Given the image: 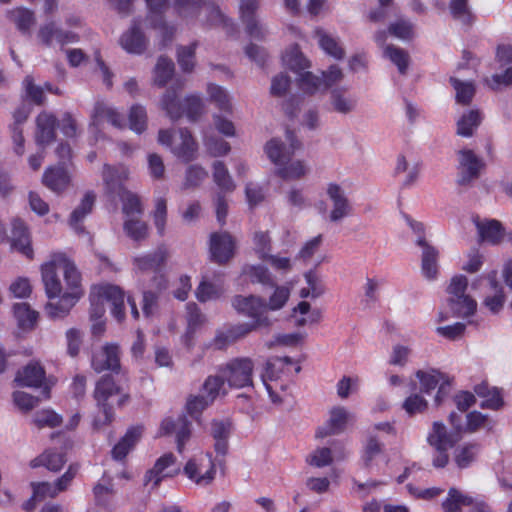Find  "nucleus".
<instances>
[{"mask_svg": "<svg viewBox=\"0 0 512 512\" xmlns=\"http://www.w3.org/2000/svg\"><path fill=\"white\" fill-rule=\"evenodd\" d=\"M186 310L187 328L185 334L182 336V342L187 348H191L193 346L195 332L198 327L203 324L205 317L195 303H188Z\"/></svg>", "mask_w": 512, "mask_h": 512, "instance_id": "e433bc0d", "label": "nucleus"}, {"mask_svg": "<svg viewBox=\"0 0 512 512\" xmlns=\"http://www.w3.org/2000/svg\"><path fill=\"white\" fill-rule=\"evenodd\" d=\"M342 78L343 73L341 69L336 65H332L328 71L322 72L321 77L313 75L311 72L301 73L299 86L304 92L313 94L322 88L327 89L333 86L340 82Z\"/></svg>", "mask_w": 512, "mask_h": 512, "instance_id": "9b49d317", "label": "nucleus"}, {"mask_svg": "<svg viewBox=\"0 0 512 512\" xmlns=\"http://www.w3.org/2000/svg\"><path fill=\"white\" fill-rule=\"evenodd\" d=\"M175 433L177 451L182 454L185 449V445L191 437V423L188 421L186 416L178 415L176 419L167 417L163 419L160 425V435H170Z\"/></svg>", "mask_w": 512, "mask_h": 512, "instance_id": "4468645a", "label": "nucleus"}, {"mask_svg": "<svg viewBox=\"0 0 512 512\" xmlns=\"http://www.w3.org/2000/svg\"><path fill=\"white\" fill-rule=\"evenodd\" d=\"M82 295L81 288L64 292L57 303H48L46 312L51 318L66 316Z\"/></svg>", "mask_w": 512, "mask_h": 512, "instance_id": "cd10ccee", "label": "nucleus"}, {"mask_svg": "<svg viewBox=\"0 0 512 512\" xmlns=\"http://www.w3.org/2000/svg\"><path fill=\"white\" fill-rule=\"evenodd\" d=\"M153 222L156 227L157 233L163 236L166 228L167 221V201L163 197L155 199V208L152 213Z\"/></svg>", "mask_w": 512, "mask_h": 512, "instance_id": "338daca9", "label": "nucleus"}, {"mask_svg": "<svg viewBox=\"0 0 512 512\" xmlns=\"http://www.w3.org/2000/svg\"><path fill=\"white\" fill-rule=\"evenodd\" d=\"M91 367L97 373L106 370L118 373L121 368L119 346L115 343H106L95 349L91 357Z\"/></svg>", "mask_w": 512, "mask_h": 512, "instance_id": "ddd939ff", "label": "nucleus"}, {"mask_svg": "<svg viewBox=\"0 0 512 512\" xmlns=\"http://www.w3.org/2000/svg\"><path fill=\"white\" fill-rule=\"evenodd\" d=\"M129 169L124 165L109 166L103 168V181L107 194L111 197L118 196L123 203V213L127 216L142 213V206L137 195L125 190L123 183L128 179Z\"/></svg>", "mask_w": 512, "mask_h": 512, "instance_id": "20e7f679", "label": "nucleus"}, {"mask_svg": "<svg viewBox=\"0 0 512 512\" xmlns=\"http://www.w3.org/2000/svg\"><path fill=\"white\" fill-rule=\"evenodd\" d=\"M416 377L421 384V390L425 393H430L432 390L438 387V391L435 396L436 404H440L442 399L449 393V379L438 370H419L416 372Z\"/></svg>", "mask_w": 512, "mask_h": 512, "instance_id": "2eb2a0df", "label": "nucleus"}, {"mask_svg": "<svg viewBox=\"0 0 512 512\" xmlns=\"http://www.w3.org/2000/svg\"><path fill=\"white\" fill-rule=\"evenodd\" d=\"M235 241L228 232H215L210 235V252L212 259L224 264L234 255Z\"/></svg>", "mask_w": 512, "mask_h": 512, "instance_id": "6ab92c4d", "label": "nucleus"}, {"mask_svg": "<svg viewBox=\"0 0 512 512\" xmlns=\"http://www.w3.org/2000/svg\"><path fill=\"white\" fill-rule=\"evenodd\" d=\"M482 121L479 110L472 109L464 113L457 121V135L471 137Z\"/></svg>", "mask_w": 512, "mask_h": 512, "instance_id": "a18cd8bd", "label": "nucleus"}, {"mask_svg": "<svg viewBox=\"0 0 512 512\" xmlns=\"http://www.w3.org/2000/svg\"><path fill=\"white\" fill-rule=\"evenodd\" d=\"M207 93L210 100L214 102L220 110L225 112L232 111L229 95L223 87L210 83L207 86Z\"/></svg>", "mask_w": 512, "mask_h": 512, "instance_id": "13d9d810", "label": "nucleus"}, {"mask_svg": "<svg viewBox=\"0 0 512 512\" xmlns=\"http://www.w3.org/2000/svg\"><path fill=\"white\" fill-rule=\"evenodd\" d=\"M11 245L27 258H32L33 249L31 247L29 233L24 222L20 219L12 221Z\"/></svg>", "mask_w": 512, "mask_h": 512, "instance_id": "c756f323", "label": "nucleus"}, {"mask_svg": "<svg viewBox=\"0 0 512 512\" xmlns=\"http://www.w3.org/2000/svg\"><path fill=\"white\" fill-rule=\"evenodd\" d=\"M38 37L46 46L52 45L53 41L61 45L78 41L75 33L62 30L54 22L43 25L38 32Z\"/></svg>", "mask_w": 512, "mask_h": 512, "instance_id": "393cba45", "label": "nucleus"}, {"mask_svg": "<svg viewBox=\"0 0 512 512\" xmlns=\"http://www.w3.org/2000/svg\"><path fill=\"white\" fill-rule=\"evenodd\" d=\"M479 448L476 444H468L455 451V462L459 468L468 467L476 458Z\"/></svg>", "mask_w": 512, "mask_h": 512, "instance_id": "774afa93", "label": "nucleus"}, {"mask_svg": "<svg viewBox=\"0 0 512 512\" xmlns=\"http://www.w3.org/2000/svg\"><path fill=\"white\" fill-rule=\"evenodd\" d=\"M292 363V359L287 356L271 357L265 363L264 372L261 377L271 401L275 404H280L283 399L275 391L276 387L272 386L268 381L278 379L280 374L283 372L284 367Z\"/></svg>", "mask_w": 512, "mask_h": 512, "instance_id": "dca6fc26", "label": "nucleus"}, {"mask_svg": "<svg viewBox=\"0 0 512 512\" xmlns=\"http://www.w3.org/2000/svg\"><path fill=\"white\" fill-rule=\"evenodd\" d=\"M253 249L261 260H266L271 254L272 245L268 232L257 231L253 236Z\"/></svg>", "mask_w": 512, "mask_h": 512, "instance_id": "0e129e2a", "label": "nucleus"}, {"mask_svg": "<svg viewBox=\"0 0 512 512\" xmlns=\"http://www.w3.org/2000/svg\"><path fill=\"white\" fill-rule=\"evenodd\" d=\"M275 289L271 296L269 297L268 302H266L267 311H277L282 309L287 301L289 300L291 290L286 285H276Z\"/></svg>", "mask_w": 512, "mask_h": 512, "instance_id": "052dcab7", "label": "nucleus"}, {"mask_svg": "<svg viewBox=\"0 0 512 512\" xmlns=\"http://www.w3.org/2000/svg\"><path fill=\"white\" fill-rule=\"evenodd\" d=\"M225 383L227 382L220 373L209 375L202 385V393L213 403L217 397L227 394Z\"/></svg>", "mask_w": 512, "mask_h": 512, "instance_id": "de8ad7c7", "label": "nucleus"}, {"mask_svg": "<svg viewBox=\"0 0 512 512\" xmlns=\"http://www.w3.org/2000/svg\"><path fill=\"white\" fill-rule=\"evenodd\" d=\"M57 119L54 114L43 111L36 118L35 142L43 150L56 138Z\"/></svg>", "mask_w": 512, "mask_h": 512, "instance_id": "aec40b11", "label": "nucleus"}, {"mask_svg": "<svg viewBox=\"0 0 512 512\" xmlns=\"http://www.w3.org/2000/svg\"><path fill=\"white\" fill-rule=\"evenodd\" d=\"M43 184L53 192L60 193L70 183V176L63 165L49 167L45 170Z\"/></svg>", "mask_w": 512, "mask_h": 512, "instance_id": "72a5a7b5", "label": "nucleus"}, {"mask_svg": "<svg viewBox=\"0 0 512 512\" xmlns=\"http://www.w3.org/2000/svg\"><path fill=\"white\" fill-rule=\"evenodd\" d=\"M476 227L482 241L497 244L503 237L501 224L497 220L476 221Z\"/></svg>", "mask_w": 512, "mask_h": 512, "instance_id": "49530a36", "label": "nucleus"}, {"mask_svg": "<svg viewBox=\"0 0 512 512\" xmlns=\"http://www.w3.org/2000/svg\"><path fill=\"white\" fill-rule=\"evenodd\" d=\"M174 71L175 66L171 59L164 56L159 57L154 68V84L158 87H164L172 78Z\"/></svg>", "mask_w": 512, "mask_h": 512, "instance_id": "3c124183", "label": "nucleus"}, {"mask_svg": "<svg viewBox=\"0 0 512 512\" xmlns=\"http://www.w3.org/2000/svg\"><path fill=\"white\" fill-rule=\"evenodd\" d=\"M242 275L247 277L251 283H258L264 287L275 286V281L264 265H245L242 268Z\"/></svg>", "mask_w": 512, "mask_h": 512, "instance_id": "c03bdc74", "label": "nucleus"}, {"mask_svg": "<svg viewBox=\"0 0 512 512\" xmlns=\"http://www.w3.org/2000/svg\"><path fill=\"white\" fill-rule=\"evenodd\" d=\"M259 0H241V19L246 25V32L256 40H263L268 34L267 27L256 19Z\"/></svg>", "mask_w": 512, "mask_h": 512, "instance_id": "f3484780", "label": "nucleus"}, {"mask_svg": "<svg viewBox=\"0 0 512 512\" xmlns=\"http://www.w3.org/2000/svg\"><path fill=\"white\" fill-rule=\"evenodd\" d=\"M142 436V427L135 426L127 430L125 435L113 447L111 453L113 459L117 461L123 460L128 453L135 447Z\"/></svg>", "mask_w": 512, "mask_h": 512, "instance_id": "f704fd0d", "label": "nucleus"}, {"mask_svg": "<svg viewBox=\"0 0 512 512\" xmlns=\"http://www.w3.org/2000/svg\"><path fill=\"white\" fill-rule=\"evenodd\" d=\"M197 43L194 42L189 46H180L177 50V61L184 72H191L195 65V50Z\"/></svg>", "mask_w": 512, "mask_h": 512, "instance_id": "69168bd1", "label": "nucleus"}, {"mask_svg": "<svg viewBox=\"0 0 512 512\" xmlns=\"http://www.w3.org/2000/svg\"><path fill=\"white\" fill-rule=\"evenodd\" d=\"M351 418L352 415L344 407H334L326 424L318 428L316 437L324 438L342 433Z\"/></svg>", "mask_w": 512, "mask_h": 512, "instance_id": "b1692460", "label": "nucleus"}, {"mask_svg": "<svg viewBox=\"0 0 512 512\" xmlns=\"http://www.w3.org/2000/svg\"><path fill=\"white\" fill-rule=\"evenodd\" d=\"M63 272L69 291L81 288L80 273L76 266L63 253H54L48 262L41 267L42 281L48 298L59 297L62 293V285L57 272Z\"/></svg>", "mask_w": 512, "mask_h": 512, "instance_id": "f03ea898", "label": "nucleus"}, {"mask_svg": "<svg viewBox=\"0 0 512 512\" xmlns=\"http://www.w3.org/2000/svg\"><path fill=\"white\" fill-rule=\"evenodd\" d=\"M185 475L200 486L209 485L215 478L216 468L212 454L201 453L191 458L184 467Z\"/></svg>", "mask_w": 512, "mask_h": 512, "instance_id": "1a4fd4ad", "label": "nucleus"}, {"mask_svg": "<svg viewBox=\"0 0 512 512\" xmlns=\"http://www.w3.org/2000/svg\"><path fill=\"white\" fill-rule=\"evenodd\" d=\"M66 462L67 459L63 452L47 449L41 455L31 460L30 466L32 468L44 466L49 471L58 472Z\"/></svg>", "mask_w": 512, "mask_h": 512, "instance_id": "4c0bfd02", "label": "nucleus"}, {"mask_svg": "<svg viewBox=\"0 0 512 512\" xmlns=\"http://www.w3.org/2000/svg\"><path fill=\"white\" fill-rule=\"evenodd\" d=\"M213 180L222 193L234 191L235 184L229 174V171L222 161L213 163Z\"/></svg>", "mask_w": 512, "mask_h": 512, "instance_id": "864d4df0", "label": "nucleus"}, {"mask_svg": "<svg viewBox=\"0 0 512 512\" xmlns=\"http://www.w3.org/2000/svg\"><path fill=\"white\" fill-rule=\"evenodd\" d=\"M282 60L284 65L293 71H301L308 67V61L296 45L283 54Z\"/></svg>", "mask_w": 512, "mask_h": 512, "instance_id": "bf43d9fd", "label": "nucleus"}, {"mask_svg": "<svg viewBox=\"0 0 512 512\" xmlns=\"http://www.w3.org/2000/svg\"><path fill=\"white\" fill-rule=\"evenodd\" d=\"M496 276V272H491L488 274L487 279L489 281L492 295L487 296L484 300L485 306L493 313L500 311L505 302L503 287L497 281Z\"/></svg>", "mask_w": 512, "mask_h": 512, "instance_id": "79ce46f5", "label": "nucleus"}, {"mask_svg": "<svg viewBox=\"0 0 512 512\" xmlns=\"http://www.w3.org/2000/svg\"><path fill=\"white\" fill-rule=\"evenodd\" d=\"M99 295L112 304L111 313L121 322L125 317V293L115 285H104L100 288Z\"/></svg>", "mask_w": 512, "mask_h": 512, "instance_id": "c85d7f7f", "label": "nucleus"}, {"mask_svg": "<svg viewBox=\"0 0 512 512\" xmlns=\"http://www.w3.org/2000/svg\"><path fill=\"white\" fill-rule=\"evenodd\" d=\"M496 57L503 72L492 76L489 82L492 89H497L501 85L508 86L512 84V46H499Z\"/></svg>", "mask_w": 512, "mask_h": 512, "instance_id": "412c9836", "label": "nucleus"}, {"mask_svg": "<svg viewBox=\"0 0 512 512\" xmlns=\"http://www.w3.org/2000/svg\"><path fill=\"white\" fill-rule=\"evenodd\" d=\"M357 102V98L344 89H333L330 92L329 109L340 115H348L356 110Z\"/></svg>", "mask_w": 512, "mask_h": 512, "instance_id": "2f4dec72", "label": "nucleus"}, {"mask_svg": "<svg viewBox=\"0 0 512 512\" xmlns=\"http://www.w3.org/2000/svg\"><path fill=\"white\" fill-rule=\"evenodd\" d=\"M121 47L131 54H142L147 46V40L140 31V23L133 21L131 28L120 38Z\"/></svg>", "mask_w": 512, "mask_h": 512, "instance_id": "bb28decb", "label": "nucleus"}, {"mask_svg": "<svg viewBox=\"0 0 512 512\" xmlns=\"http://www.w3.org/2000/svg\"><path fill=\"white\" fill-rule=\"evenodd\" d=\"M184 85V80L176 79L160 100L161 109L172 121H177L184 114L189 120L195 121L203 113L204 105L199 95H188L183 102L179 100V92Z\"/></svg>", "mask_w": 512, "mask_h": 512, "instance_id": "7ed1b4c3", "label": "nucleus"}, {"mask_svg": "<svg viewBox=\"0 0 512 512\" xmlns=\"http://www.w3.org/2000/svg\"><path fill=\"white\" fill-rule=\"evenodd\" d=\"M107 121L117 128L124 126V117L113 107L104 102H97L92 113V124L98 126L100 123Z\"/></svg>", "mask_w": 512, "mask_h": 512, "instance_id": "c9c22d12", "label": "nucleus"}, {"mask_svg": "<svg viewBox=\"0 0 512 512\" xmlns=\"http://www.w3.org/2000/svg\"><path fill=\"white\" fill-rule=\"evenodd\" d=\"M120 392L111 376H102L96 383L94 390V399L97 402L98 407L102 410L103 418L96 417L93 421V425L96 429L103 427L111 423L113 419V412L107 401L110 397Z\"/></svg>", "mask_w": 512, "mask_h": 512, "instance_id": "6e6552de", "label": "nucleus"}, {"mask_svg": "<svg viewBox=\"0 0 512 512\" xmlns=\"http://www.w3.org/2000/svg\"><path fill=\"white\" fill-rule=\"evenodd\" d=\"M416 244L422 248L421 268L424 276L429 280L435 279L438 274V250L423 237L416 239Z\"/></svg>", "mask_w": 512, "mask_h": 512, "instance_id": "a878e982", "label": "nucleus"}, {"mask_svg": "<svg viewBox=\"0 0 512 512\" xmlns=\"http://www.w3.org/2000/svg\"><path fill=\"white\" fill-rule=\"evenodd\" d=\"M473 498L464 495L456 488H450L447 498L442 502V508L445 512H460L464 506L470 507Z\"/></svg>", "mask_w": 512, "mask_h": 512, "instance_id": "603ef678", "label": "nucleus"}, {"mask_svg": "<svg viewBox=\"0 0 512 512\" xmlns=\"http://www.w3.org/2000/svg\"><path fill=\"white\" fill-rule=\"evenodd\" d=\"M255 363L249 357H236L220 365L217 372L226 380L230 388L242 389L253 386Z\"/></svg>", "mask_w": 512, "mask_h": 512, "instance_id": "423d86ee", "label": "nucleus"}, {"mask_svg": "<svg viewBox=\"0 0 512 512\" xmlns=\"http://www.w3.org/2000/svg\"><path fill=\"white\" fill-rule=\"evenodd\" d=\"M45 379V370L39 362L32 361L18 371L15 382L19 386L40 387Z\"/></svg>", "mask_w": 512, "mask_h": 512, "instance_id": "7c9ffc66", "label": "nucleus"}, {"mask_svg": "<svg viewBox=\"0 0 512 512\" xmlns=\"http://www.w3.org/2000/svg\"><path fill=\"white\" fill-rule=\"evenodd\" d=\"M427 440L436 450H449L457 441L452 434L447 432L442 422L433 423L432 431L429 433Z\"/></svg>", "mask_w": 512, "mask_h": 512, "instance_id": "58836bf2", "label": "nucleus"}, {"mask_svg": "<svg viewBox=\"0 0 512 512\" xmlns=\"http://www.w3.org/2000/svg\"><path fill=\"white\" fill-rule=\"evenodd\" d=\"M459 157V178L460 185H467L480 175L484 164L482 160L470 149H463L458 152Z\"/></svg>", "mask_w": 512, "mask_h": 512, "instance_id": "a211bd4d", "label": "nucleus"}, {"mask_svg": "<svg viewBox=\"0 0 512 512\" xmlns=\"http://www.w3.org/2000/svg\"><path fill=\"white\" fill-rule=\"evenodd\" d=\"M148 15L145 23L148 27L159 30L162 38L161 46L165 47L172 41L175 29L164 20V13L169 7V0H146Z\"/></svg>", "mask_w": 512, "mask_h": 512, "instance_id": "9d476101", "label": "nucleus"}, {"mask_svg": "<svg viewBox=\"0 0 512 512\" xmlns=\"http://www.w3.org/2000/svg\"><path fill=\"white\" fill-rule=\"evenodd\" d=\"M234 310L242 316L252 320L251 323L259 327H269L272 324L267 314L266 301L256 295H235L231 300Z\"/></svg>", "mask_w": 512, "mask_h": 512, "instance_id": "0eeeda50", "label": "nucleus"}, {"mask_svg": "<svg viewBox=\"0 0 512 512\" xmlns=\"http://www.w3.org/2000/svg\"><path fill=\"white\" fill-rule=\"evenodd\" d=\"M123 228L127 236L136 242L142 241L148 236V225L139 219H127Z\"/></svg>", "mask_w": 512, "mask_h": 512, "instance_id": "e2e57ef3", "label": "nucleus"}, {"mask_svg": "<svg viewBox=\"0 0 512 512\" xmlns=\"http://www.w3.org/2000/svg\"><path fill=\"white\" fill-rule=\"evenodd\" d=\"M13 312L18 326L22 330H31L34 328L38 313L32 310L27 303H16L13 306Z\"/></svg>", "mask_w": 512, "mask_h": 512, "instance_id": "8fccbe9b", "label": "nucleus"}, {"mask_svg": "<svg viewBox=\"0 0 512 512\" xmlns=\"http://www.w3.org/2000/svg\"><path fill=\"white\" fill-rule=\"evenodd\" d=\"M315 34L318 38L320 47L324 50L325 53L334 57L335 59H342L344 57V50L335 38L327 34L322 29H317Z\"/></svg>", "mask_w": 512, "mask_h": 512, "instance_id": "5fc2aeb1", "label": "nucleus"}, {"mask_svg": "<svg viewBox=\"0 0 512 512\" xmlns=\"http://www.w3.org/2000/svg\"><path fill=\"white\" fill-rule=\"evenodd\" d=\"M225 293V288L221 276L217 277L215 282H209L203 279L196 289V298L200 302H207L219 299Z\"/></svg>", "mask_w": 512, "mask_h": 512, "instance_id": "a19ab883", "label": "nucleus"}, {"mask_svg": "<svg viewBox=\"0 0 512 512\" xmlns=\"http://www.w3.org/2000/svg\"><path fill=\"white\" fill-rule=\"evenodd\" d=\"M168 258L166 247L159 246L155 251L133 258V266L136 272H154L158 273L165 265Z\"/></svg>", "mask_w": 512, "mask_h": 512, "instance_id": "5701e85b", "label": "nucleus"}, {"mask_svg": "<svg viewBox=\"0 0 512 512\" xmlns=\"http://www.w3.org/2000/svg\"><path fill=\"white\" fill-rule=\"evenodd\" d=\"M384 55L397 66L399 73H406L409 66V55L404 49L388 45L384 50Z\"/></svg>", "mask_w": 512, "mask_h": 512, "instance_id": "4d7b16f0", "label": "nucleus"}, {"mask_svg": "<svg viewBox=\"0 0 512 512\" xmlns=\"http://www.w3.org/2000/svg\"><path fill=\"white\" fill-rule=\"evenodd\" d=\"M468 279L464 275H456L452 277L447 288L448 305L453 315L456 317L466 318L474 315L477 309V302L468 294Z\"/></svg>", "mask_w": 512, "mask_h": 512, "instance_id": "39448f33", "label": "nucleus"}, {"mask_svg": "<svg viewBox=\"0 0 512 512\" xmlns=\"http://www.w3.org/2000/svg\"><path fill=\"white\" fill-rule=\"evenodd\" d=\"M477 396L483 398L480 407L483 409L498 410L504 402L500 390L496 387H489L486 383H481L474 388Z\"/></svg>", "mask_w": 512, "mask_h": 512, "instance_id": "ea45409f", "label": "nucleus"}, {"mask_svg": "<svg viewBox=\"0 0 512 512\" xmlns=\"http://www.w3.org/2000/svg\"><path fill=\"white\" fill-rule=\"evenodd\" d=\"M231 429L232 424L229 420L215 419L211 422L210 434L215 441L214 449L217 454L225 455L227 453Z\"/></svg>", "mask_w": 512, "mask_h": 512, "instance_id": "473e14b6", "label": "nucleus"}, {"mask_svg": "<svg viewBox=\"0 0 512 512\" xmlns=\"http://www.w3.org/2000/svg\"><path fill=\"white\" fill-rule=\"evenodd\" d=\"M197 151L198 144L190 131L186 128L179 129L173 141L172 153L181 161L188 163L196 158Z\"/></svg>", "mask_w": 512, "mask_h": 512, "instance_id": "4be33fe9", "label": "nucleus"}, {"mask_svg": "<svg viewBox=\"0 0 512 512\" xmlns=\"http://www.w3.org/2000/svg\"><path fill=\"white\" fill-rule=\"evenodd\" d=\"M450 83L456 92V102L468 105L475 95V86L472 81H461L456 77L450 78Z\"/></svg>", "mask_w": 512, "mask_h": 512, "instance_id": "6e6d98bb", "label": "nucleus"}, {"mask_svg": "<svg viewBox=\"0 0 512 512\" xmlns=\"http://www.w3.org/2000/svg\"><path fill=\"white\" fill-rule=\"evenodd\" d=\"M326 194L331 202V211L329 213V220L331 222H340L352 214L353 206L341 185L335 182L328 183Z\"/></svg>", "mask_w": 512, "mask_h": 512, "instance_id": "f8f14e48", "label": "nucleus"}, {"mask_svg": "<svg viewBox=\"0 0 512 512\" xmlns=\"http://www.w3.org/2000/svg\"><path fill=\"white\" fill-rule=\"evenodd\" d=\"M95 202V194L93 192H87L80 205L74 209L70 216V226L77 232H83L81 225L83 219L92 211Z\"/></svg>", "mask_w": 512, "mask_h": 512, "instance_id": "37998d69", "label": "nucleus"}, {"mask_svg": "<svg viewBox=\"0 0 512 512\" xmlns=\"http://www.w3.org/2000/svg\"><path fill=\"white\" fill-rule=\"evenodd\" d=\"M449 10L453 19L463 25L470 26L475 21V15L468 0H450Z\"/></svg>", "mask_w": 512, "mask_h": 512, "instance_id": "09e8293b", "label": "nucleus"}, {"mask_svg": "<svg viewBox=\"0 0 512 512\" xmlns=\"http://www.w3.org/2000/svg\"><path fill=\"white\" fill-rule=\"evenodd\" d=\"M130 129L137 134H141L147 128V113L144 106L133 105L129 112Z\"/></svg>", "mask_w": 512, "mask_h": 512, "instance_id": "680f3d73", "label": "nucleus"}, {"mask_svg": "<svg viewBox=\"0 0 512 512\" xmlns=\"http://www.w3.org/2000/svg\"><path fill=\"white\" fill-rule=\"evenodd\" d=\"M288 146L278 138H273L265 145V152L270 161L276 166V174L283 180H298L304 177L308 171L306 164L301 160L291 161L301 143L294 132L286 131Z\"/></svg>", "mask_w": 512, "mask_h": 512, "instance_id": "f257e3e1", "label": "nucleus"}]
</instances>
